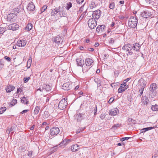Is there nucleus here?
<instances>
[{"label":"nucleus","mask_w":158,"mask_h":158,"mask_svg":"<svg viewBox=\"0 0 158 158\" xmlns=\"http://www.w3.org/2000/svg\"><path fill=\"white\" fill-rule=\"evenodd\" d=\"M30 77H24L23 79V81L24 82L26 83L30 80Z\"/></svg>","instance_id":"45"},{"label":"nucleus","mask_w":158,"mask_h":158,"mask_svg":"<svg viewBox=\"0 0 158 158\" xmlns=\"http://www.w3.org/2000/svg\"><path fill=\"white\" fill-rule=\"evenodd\" d=\"M84 130V128L79 129L77 130L76 131V132L77 134H78V133L81 132Z\"/></svg>","instance_id":"52"},{"label":"nucleus","mask_w":158,"mask_h":158,"mask_svg":"<svg viewBox=\"0 0 158 158\" xmlns=\"http://www.w3.org/2000/svg\"><path fill=\"white\" fill-rule=\"evenodd\" d=\"M21 102L25 104H28V101L27 99L25 97H22L21 98Z\"/></svg>","instance_id":"26"},{"label":"nucleus","mask_w":158,"mask_h":158,"mask_svg":"<svg viewBox=\"0 0 158 158\" xmlns=\"http://www.w3.org/2000/svg\"><path fill=\"white\" fill-rule=\"evenodd\" d=\"M151 109L153 111H157L158 110V106L156 105L152 106L151 107Z\"/></svg>","instance_id":"33"},{"label":"nucleus","mask_w":158,"mask_h":158,"mask_svg":"<svg viewBox=\"0 0 158 158\" xmlns=\"http://www.w3.org/2000/svg\"><path fill=\"white\" fill-rule=\"evenodd\" d=\"M13 130V129L12 128V127H11L10 128H8L6 130V131L7 133H8V134H9L10 132L12 131Z\"/></svg>","instance_id":"48"},{"label":"nucleus","mask_w":158,"mask_h":158,"mask_svg":"<svg viewBox=\"0 0 158 158\" xmlns=\"http://www.w3.org/2000/svg\"><path fill=\"white\" fill-rule=\"evenodd\" d=\"M100 118L101 119H104L105 117V115L104 114H102L100 115Z\"/></svg>","instance_id":"51"},{"label":"nucleus","mask_w":158,"mask_h":158,"mask_svg":"<svg viewBox=\"0 0 158 158\" xmlns=\"http://www.w3.org/2000/svg\"><path fill=\"white\" fill-rule=\"evenodd\" d=\"M88 25L91 29H94L97 25V22L95 19H91L88 22Z\"/></svg>","instance_id":"4"},{"label":"nucleus","mask_w":158,"mask_h":158,"mask_svg":"<svg viewBox=\"0 0 158 158\" xmlns=\"http://www.w3.org/2000/svg\"><path fill=\"white\" fill-rule=\"evenodd\" d=\"M3 63L1 61H0V70H1L2 68H3Z\"/></svg>","instance_id":"54"},{"label":"nucleus","mask_w":158,"mask_h":158,"mask_svg":"<svg viewBox=\"0 0 158 158\" xmlns=\"http://www.w3.org/2000/svg\"><path fill=\"white\" fill-rule=\"evenodd\" d=\"M32 62V58L30 57L27 62V66L28 68H30Z\"/></svg>","instance_id":"27"},{"label":"nucleus","mask_w":158,"mask_h":158,"mask_svg":"<svg viewBox=\"0 0 158 158\" xmlns=\"http://www.w3.org/2000/svg\"><path fill=\"white\" fill-rule=\"evenodd\" d=\"M47 6L46 5L44 6L41 9V13H42L44 12L45 10L47 9Z\"/></svg>","instance_id":"41"},{"label":"nucleus","mask_w":158,"mask_h":158,"mask_svg":"<svg viewBox=\"0 0 158 158\" xmlns=\"http://www.w3.org/2000/svg\"><path fill=\"white\" fill-rule=\"evenodd\" d=\"M59 12V9L58 8L52 9V11L51 12V16H55Z\"/></svg>","instance_id":"21"},{"label":"nucleus","mask_w":158,"mask_h":158,"mask_svg":"<svg viewBox=\"0 0 158 158\" xmlns=\"http://www.w3.org/2000/svg\"><path fill=\"white\" fill-rule=\"evenodd\" d=\"M133 48L136 51H139L140 48V46L139 44L135 43L133 44Z\"/></svg>","instance_id":"24"},{"label":"nucleus","mask_w":158,"mask_h":158,"mask_svg":"<svg viewBox=\"0 0 158 158\" xmlns=\"http://www.w3.org/2000/svg\"><path fill=\"white\" fill-rule=\"evenodd\" d=\"M72 6V3L71 2L68 3L66 4V8L67 10H69Z\"/></svg>","instance_id":"38"},{"label":"nucleus","mask_w":158,"mask_h":158,"mask_svg":"<svg viewBox=\"0 0 158 158\" xmlns=\"http://www.w3.org/2000/svg\"><path fill=\"white\" fill-rule=\"evenodd\" d=\"M105 27V26L104 25L98 26L96 28V31L97 32H99L100 31H104Z\"/></svg>","instance_id":"19"},{"label":"nucleus","mask_w":158,"mask_h":158,"mask_svg":"<svg viewBox=\"0 0 158 158\" xmlns=\"http://www.w3.org/2000/svg\"><path fill=\"white\" fill-rule=\"evenodd\" d=\"M13 11L14 12L15 15H16L20 11V10L18 8H15L13 9Z\"/></svg>","instance_id":"37"},{"label":"nucleus","mask_w":158,"mask_h":158,"mask_svg":"<svg viewBox=\"0 0 158 158\" xmlns=\"http://www.w3.org/2000/svg\"><path fill=\"white\" fill-rule=\"evenodd\" d=\"M8 29L15 31L19 28V25L15 23H14L9 25L7 27Z\"/></svg>","instance_id":"6"},{"label":"nucleus","mask_w":158,"mask_h":158,"mask_svg":"<svg viewBox=\"0 0 158 158\" xmlns=\"http://www.w3.org/2000/svg\"><path fill=\"white\" fill-rule=\"evenodd\" d=\"M76 61L77 64L81 66H82L84 64V60L80 58H77Z\"/></svg>","instance_id":"23"},{"label":"nucleus","mask_w":158,"mask_h":158,"mask_svg":"<svg viewBox=\"0 0 158 158\" xmlns=\"http://www.w3.org/2000/svg\"><path fill=\"white\" fill-rule=\"evenodd\" d=\"M27 43L26 41L24 40H19L18 41L17 45L19 47H24Z\"/></svg>","instance_id":"10"},{"label":"nucleus","mask_w":158,"mask_h":158,"mask_svg":"<svg viewBox=\"0 0 158 158\" xmlns=\"http://www.w3.org/2000/svg\"><path fill=\"white\" fill-rule=\"evenodd\" d=\"M28 155L29 156H31L32 155V152H29L28 153Z\"/></svg>","instance_id":"61"},{"label":"nucleus","mask_w":158,"mask_h":158,"mask_svg":"<svg viewBox=\"0 0 158 158\" xmlns=\"http://www.w3.org/2000/svg\"><path fill=\"white\" fill-rule=\"evenodd\" d=\"M40 109V107L39 106H36L35 109L34 113L35 114H38L39 111Z\"/></svg>","instance_id":"31"},{"label":"nucleus","mask_w":158,"mask_h":158,"mask_svg":"<svg viewBox=\"0 0 158 158\" xmlns=\"http://www.w3.org/2000/svg\"><path fill=\"white\" fill-rule=\"evenodd\" d=\"M67 98H64L59 102L58 107L60 109L63 110L66 108L67 105Z\"/></svg>","instance_id":"2"},{"label":"nucleus","mask_w":158,"mask_h":158,"mask_svg":"<svg viewBox=\"0 0 158 158\" xmlns=\"http://www.w3.org/2000/svg\"><path fill=\"white\" fill-rule=\"evenodd\" d=\"M114 100V98H113V97L111 98L110 99L109 101H108V102L109 103H111L113 102Z\"/></svg>","instance_id":"49"},{"label":"nucleus","mask_w":158,"mask_h":158,"mask_svg":"<svg viewBox=\"0 0 158 158\" xmlns=\"http://www.w3.org/2000/svg\"><path fill=\"white\" fill-rule=\"evenodd\" d=\"M120 126V124L119 123L114 124L112 127L111 129L115 130L117 128V127H118Z\"/></svg>","instance_id":"43"},{"label":"nucleus","mask_w":158,"mask_h":158,"mask_svg":"<svg viewBox=\"0 0 158 158\" xmlns=\"http://www.w3.org/2000/svg\"><path fill=\"white\" fill-rule=\"evenodd\" d=\"M50 134L52 135H56L60 132V130L57 127H53L50 130Z\"/></svg>","instance_id":"5"},{"label":"nucleus","mask_w":158,"mask_h":158,"mask_svg":"<svg viewBox=\"0 0 158 158\" xmlns=\"http://www.w3.org/2000/svg\"><path fill=\"white\" fill-rule=\"evenodd\" d=\"M78 149L77 145L75 144L72 145L71 148V150L72 152H74L77 151Z\"/></svg>","instance_id":"25"},{"label":"nucleus","mask_w":158,"mask_h":158,"mask_svg":"<svg viewBox=\"0 0 158 158\" xmlns=\"http://www.w3.org/2000/svg\"><path fill=\"white\" fill-rule=\"evenodd\" d=\"M132 46L129 44H125L123 47L122 48V49L123 50L125 51L126 52H128V53L127 54V55L128 54H132V52H131V51L132 50Z\"/></svg>","instance_id":"3"},{"label":"nucleus","mask_w":158,"mask_h":158,"mask_svg":"<svg viewBox=\"0 0 158 158\" xmlns=\"http://www.w3.org/2000/svg\"><path fill=\"white\" fill-rule=\"evenodd\" d=\"M23 91L22 89L21 88H18V89L17 91V93H18L20 91L21 92Z\"/></svg>","instance_id":"58"},{"label":"nucleus","mask_w":158,"mask_h":158,"mask_svg":"<svg viewBox=\"0 0 158 158\" xmlns=\"http://www.w3.org/2000/svg\"><path fill=\"white\" fill-rule=\"evenodd\" d=\"M17 103V100L15 99H14L12 100V102H11V104L12 105V106H14V105L15 104Z\"/></svg>","instance_id":"47"},{"label":"nucleus","mask_w":158,"mask_h":158,"mask_svg":"<svg viewBox=\"0 0 158 158\" xmlns=\"http://www.w3.org/2000/svg\"><path fill=\"white\" fill-rule=\"evenodd\" d=\"M125 90L124 88L119 87L118 89V93H120L123 92Z\"/></svg>","instance_id":"39"},{"label":"nucleus","mask_w":158,"mask_h":158,"mask_svg":"<svg viewBox=\"0 0 158 158\" xmlns=\"http://www.w3.org/2000/svg\"><path fill=\"white\" fill-rule=\"evenodd\" d=\"M118 110L116 108H113L111 109L109 111V114L110 115L114 116L117 114L118 112Z\"/></svg>","instance_id":"12"},{"label":"nucleus","mask_w":158,"mask_h":158,"mask_svg":"<svg viewBox=\"0 0 158 158\" xmlns=\"http://www.w3.org/2000/svg\"><path fill=\"white\" fill-rule=\"evenodd\" d=\"M157 87V85L155 83H153L151 85L150 87V90L151 92L154 93V94L156 95V89Z\"/></svg>","instance_id":"11"},{"label":"nucleus","mask_w":158,"mask_h":158,"mask_svg":"<svg viewBox=\"0 0 158 158\" xmlns=\"http://www.w3.org/2000/svg\"><path fill=\"white\" fill-rule=\"evenodd\" d=\"M101 14V12L100 10H97L93 12L92 16L94 19H98Z\"/></svg>","instance_id":"7"},{"label":"nucleus","mask_w":158,"mask_h":158,"mask_svg":"<svg viewBox=\"0 0 158 158\" xmlns=\"http://www.w3.org/2000/svg\"><path fill=\"white\" fill-rule=\"evenodd\" d=\"M44 88L42 87V88H40L39 89H38L37 90V91H38L39 90L40 91V92H42L44 89Z\"/></svg>","instance_id":"55"},{"label":"nucleus","mask_w":158,"mask_h":158,"mask_svg":"<svg viewBox=\"0 0 158 158\" xmlns=\"http://www.w3.org/2000/svg\"><path fill=\"white\" fill-rule=\"evenodd\" d=\"M131 79L130 78H127V79H125L124 80V82H125V83H126L130 79Z\"/></svg>","instance_id":"62"},{"label":"nucleus","mask_w":158,"mask_h":158,"mask_svg":"<svg viewBox=\"0 0 158 158\" xmlns=\"http://www.w3.org/2000/svg\"><path fill=\"white\" fill-rule=\"evenodd\" d=\"M89 7L90 9H92L95 8L96 7V5L94 2H91L89 4Z\"/></svg>","instance_id":"30"},{"label":"nucleus","mask_w":158,"mask_h":158,"mask_svg":"<svg viewBox=\"0 0 158 158\" xmlns=\"http://www.w3.org/2000/svg\"><path fill=\"white\" fill-rule=\"evenodd\" d=\"M83 114H81L77 113L74 115V118L77 120V121L80 122L83 118Z\"/></svg>","instance_id":"13"},{"label":"nucleus","mask_w":158,"mask_h":158,"mask_svg":"<svg viewBox=\"0 0 158 158\" xmlns=\"http://www.w3.org/2000/svg\"><path fill=\"white\" fill-rule=\"evenodd\" d=\"M72 86L69 82L64 83L62 86V89L64 90H68L71 88Z\"/></svg>","instance_id":"9"},{"label":"nucleus","mask_w":158,"mask_h":158,"mask_svg":"<svg viewBox=\"0 0 158 158\" xmlns=\"http://www.w3.org/2000/svg\"><path fill=\"white\" fill-rule=\"evenodd\" d=\"M151 13L147 11H144L141 14V16L144 18H148L151 16Z\"/></svg>","instance_id":"14"},{"label":"nucleus","mask_w":158,"mask_h":158,"mask_svg":"<svg viewBox=\"0 0 158 158\" xmlns=\"http://www.w3.org/2000/svg\"><path fill=\"white\" fill-rule=\"evenodd\" d=\"M45 89L47 91H49L50 90H51V88L49 85H46Z\"/></svg>","instance_id":"46"},{"label":"nucleus","mask_w":158,"mask_h":158,"mask_svg":"<svg viewBox=\"0 0 158 158\" xmlns=\"http://www.w3.org/2000/svg\"><path fill=\"white\" fill-rule=\"evenodd\" d=\"M145 1L148 4H151L153 2V0H145Z\"/></svg>","instance_id":"53"},{"label":"nucleus","mask_w":158,"mask_h":158,"mask_svg":"<svg viewBox=\"0 0 158 158\" xmlns=\"http://www.w3.org/2000/svg\"><path fill=\"white\" fill-rule=\"evenodd\" d=\"M6 107H2L0 108V114H3L6 110Z\"/></svg>","instance_id":"36"},{"label":"nucleus","mask_w":158,"mask_h":158,"mask_svg":"<svg viewBox=\"0 0 158 158\" xmlns=\"http://www.w3.org/2000/svg\"><path fill=\"white\" fill-rule=\"evenodd\" d=\"M6 30L5 28L0 27V34H2Z\"/></svg>","instance_id":"44"},{"label":"nucleus","mask_w":158,"mask_h":158,"mask_svg":"<svg viewBox=\"0 0 158 158\" xmlns=\"http://www.w3.org/2000/svg\"><path fill=\"white\" fill-rule=\"evenodd\" d=\"M15 89V87L12 85H8L6 88V92L10 93L11 91H13Z\"/></svg>","instance_id":"18"},{"label":"nucleus","mask_w":158,"mask_h":158,"mask_svg":"<svg viewBox=\"0 0 158 158\" xmlns=\"http://www.w3.org/2000/svg\"><path fill=\"white\" fill-rule=\"evenodd\" d=\"M137 19L135 17H131L129 19L128 25L130 27L134 28L137 26Z\"/></svg>","instance_id":"1"},{"label":"nucleus","mask_w":158,"mask_h":158,"mask_svg":"<svg viewBox=\"0 0 158 158\" xmlns=\"http://www.w3.org/2000/svg\"><path fill=\"white\" fill-rule=\"evenodd\" d=\"M59 145H56L51 148V150L52 152L56 151L59 147H60V146H59Z\"/></svg>","instance_id":"34"},{"label":"nucleus","mask_w":158,"mask_h":158,"mask_svg":"<svg viewBox=\"0 0 158 158\" xmlns=\"http://www.w3.org/2000/svg\"><path fill=\"white\" fill-rule=\"evenodd\" d=\"M73 140V139H65L62 140V141L59 144V145H60V146L66 145L70 142L72 141Z\"/></svg>","instance_id":"16"},{"label":"nucleus","mask_w":158,"mask_h":158,"mask_svg":"<svg viewBox=\"0 0 158 158\" xmlns=\"http://www.w3.org/2000/svg\"><path fill=\"white\" fill-rule=\"evenodd\" d=\"M88 50L90 51H94V48H89Z\"/></svg>","instance_id":"63"},{"label":"nucleus","mask_w":158,"mask_h":158,"mask_svg":"<svg viewBox=\"0 0 158 158\" xmlns=\"http://www.w3.org/2000/svg\"><path fill=\"white\" fill-rule=\"evenodd\" d=\"M154 128V127H147L146 128H144L142 130V131L143 132H145L146 131L151 130Z\"/></svg>","instance_id":"35"},{"label":"nucleus","mask_w":158,"mask_h":158,"mask_svg":"<svg viewBox=\"0 0 158 158\" xmlns=\"http://www.w3.org/2000/svg\"><path fill=\"white\" fill-rule=\"evenodd\" d=\"M97 112V107L96 106H95L94 108V114L95 115L96 114V113Z\"/></svg>","instance_id":"59"},{"label":"nucleus","mask_w":158,"mask_h":158,"mask_svg":"<svg viewBox=\"0 0 158 158\" xmlns=\"http://www.w3.org/2000/svg\"><path fill=\"white\" fill-rule=\"evenodd\" d=\"M109 7L111 9H114L115 7V5L114 2H110L109 5Z\"/></svg>","instance_id":"32"},{"label":"nucleus","mask_w":158,"mask_h":158,"mask_svg":"<svg viewBox=\"0 0 158 158\" xmlns=\"http://www.w3.org/2000/svg\"><path fill=\"white\" fill-rule=\"evenodd\" d=\"M85 64L86 66H89L93 65L94 64V61L92 59L88 58L85 59Z\"/></svg>","instance_id":"15"},{"label":"nucleus","mask_w":158,"mask_h":158,"mask_svg":"<svg viewBox=\"0 0 158 158\" xmlns=\"http://www.w3.org/2000/svg\"><path fill=\"white\" fill-rule=\"evenodd\" d=\"M138 83L142 86V88H144V86L146 85V82L143 78H141L138 81Z\"/></svg>","instance_id":"20"},{"label":"nucleus","mask_w":158,"mask_h":158,"mask_svg":"<svg viewBox=\"0 0 158 158\" xmlns=\"http://www.w3.org/2000/svg\"><path fill=\"white\" fill-rule=\"evenodd\" d=\"M84 0H76L77 2L79 4H81Z\"/></svg>","instance_id":"56"},{"label":"nucleus","mask_w":158,"mask_h":158,"mask_svg":"<svg viewBox=\"0 0 158 158\" xmlns=\"http://www.w3.org/2000/svg\"><path fill=\"white\" fill-rule=\"evenodd\" d=\"M14 14L13 13L9 14L7 15V21H13V19H15L14 18L15 16L14 15Z\"/></svg>","instance_id":"17"},{"label":"nucleus","mask_w":158,"mask_h":158,"mask_svg":"<svg viewBox=\"0 0 158 158\" xmlns=\"http://www.w3.org/2000/svg\"><path fill=\"white\" fill-rule=\"evenodd\" d=\"M35 127V126L34 125H32L30 128V129L31 130H33Z\"/></svg>","instance_id":"64"},{"label":"nucleus","mask_w":158,"mask_h":158,"mask_svg":"<svg viewBox=\"0 0 158 158\" xmlns=\"http://www.w3.org/2000/svg\"><path fill=\"white\" fill-rule=\"evenodd\" d=\"M59 16H60V17H64L66 16V14L64 10L60 11H59Z\"/></svg>","instance_id":"28"},{"label":"nucleus","mask_w":158,"mask_h":158,"mask_svg":"<svg viewBox=\"0 0 158 158\" xmlns=\"http://www.w3.org/2000/svg\"><path fill=\"white\" fill-rule=\"evenodd\" d=\"M27 9L28 11H34L35 10V6L32 2H30L28 4L27 7Z\"/></svg>","instance_id":"8"},{"label":"nucleus","mask_w":158,"mask_h":158,"mask_svg":"<svg viewBox=\"0 0 158 158\" xmlns=\"http://www.w3.org/2000/svg\"><path fill=\"white\" fill-rule=\"evenodd\" d=\"M83 10V7H81L79 9V12H81Z\"/></svg>","instance_id":"60"},{"label":"nucleus","mask_w":158,"mask_h":158,"mask_svg":"<svg viewBox=\"0 0 158 158\" xmlns=\"http://www.w3.org/2000/svg\"><path fill=\"white\" fill-rule=\"evenodd\" d=\"M4 58L8 61L10 62L11 61V59L8 56H5Z\"/></svg>","instance_id":"50"},{"label":"nucleus","mask_w":158,"mask_h":158,"mask_svg":"<svg viewBox=\"0 0 158 158\" xmlns=\"http://www.w3.org/2000/svg\"><path fill=\"white\" fill-rule=\"evenodd\" d=\"M32 25L31 23H29L28 24L25 28L26 30L29 31L32 29Z\"/></svg>","instance_id":"29"},{"label":"nucleus","mask_w":158,"mask_h":158,"mask_svg":"<svg viewBox=\"0 0 158 158\" xmlns=\"http://www.w3.org/2000/svg\"><path fill=\"white\" fill-rule=\"evenodd\" d=\"M19 150L21 152H23L25 150V148L24 146H22L19 148Z\"/></svg>","instance_id":"40"},{"label":"nucleus","mask_w":158,"mask_h":158,"mask_svg":"<svg viewBox=\"0 0 158 158\" xmlns=\"http://www.w3.org/2000/svg\"><path fill=\"white\" fill-rule=\"evenodd\" d=\"M29 111V110H23L22 112H21V113L23 114H24V113H26V112H28Z\"/></svg>","instance_id":"57"},{"label":"nucleus","mask_w":158,"mask_h":158,"mask_svg":"<svg viewBox=\"0 0 158 158\" xmlns=\"http://www.w3.org/2000/svg\"><path fill=\"white\" fill-rule=\"evenodd\" d=\"M63 40L62 37L58 36L55 38L54 41L56 43H59L62 42Z\"/></svg>","instance_id":"22"},{"label":"nucleus","mask_w":158,"mask_h":158,"mask_svg":"<svg viewBox=\"0 0 158 158\" xmlns=\"http://www.w3.org/2000/svg\"><path fill=\"white\" fill-rule=\"evenodd\" d=\"M144 89V88H141V89H139V95L140 97L142 94Z\"/></svg>","instance_id":"42"}]
</instances>
